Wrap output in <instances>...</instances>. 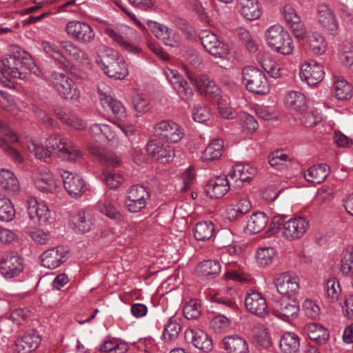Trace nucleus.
<instances>
[{
    "label": "nucleus",
    "mask_w": 353,
    "mask_h": 353,
    "mask_svg": "<svg viewBox=\"0 0 353 353\" xmlns=\"http://www.w3.org/2000/svg\"><path fill=\"white\" fill-rule=\"evenodd\" d=\"M57 117L63 123L73 128L75 130H84L86 127L85 122L74 113L65 112L61 109H54Z\"/></svg>",
    "instance_id": "nucleus-38"
},
{
    "label": "nucleus",
    "mask_w": 353,
    "mask_h": 353,
    "mask_svg": "<svg viewBox=\"0 0 353 353\" xmlns=\"http://www.w3.org/2000/svg\"><path fill=\"white\" fill-rule=\"evenodd\" d=\"M268 222V218L264 212L254 213L248 221L247 230L252 234L260 232L265 228Z\"/></svg>",
    "instance_id": "nucleus-47"
},
{
    "label": "nucleus",
    "mask_w": 353,
    "mask_h": 353,
    "mask_svg": "<svg viewBox=\"0 0 353 353\" xmlns=\"http://www.w3.org/2000/svg\"><path fill=\"white\" fill-rule=\"evenodd\" d=\"M0 133L4 134L12 143H19L21 146L26 145L27 150L38 159H46L51 155L50 150L46 146L39 145L28 135L17 136L9 128L6 123L0 120Z\"/></svg>",
    "instance_id": "nucleus-4"
},
{
    "label": "nucleus",
    "mask_w": 353,
    "mask_h": 353,
    "mask_svg": "<svg viewBox=\"0 0 353 353\" xmlns=\"http://www.w3.org/2000/svg\"><path fill=\"white\" fill-rule=\"evenodd\" d=\"M154 133L168 142L174 143L179 142L184 134L181 126L172 120H163L157 123Z\"/></svg>",
    "instance_id": "nucleus-14"
},
{
    "label": "nucleus",
    "mask_w": 353,
    "mask_h": 353,
    "mask_svg": "<svg viewBox=\"0 0 353 353\" xmlns=\"http://www.w3.org/2000/svg\"><path fill=\"white\" fill-rule=\"evenodd\" d=\"M307 44L310 50L316 55H322L327 50V43L323 34L319 31H311L307 36Z\"/></svg>",
    "instance_id": "nucleus-34"
},
{
    "label": "nucleus",
    "mask_w": 353,
    "mask_h": 353,
    "mask_svg": "<svg viewBox=\"0 0 353 353\" xmlns=\"http://www.w3.org/2000/svg\"><path fill=\"white\" fill-rule=\"evenodd\" d=\"M221 345L226 353H250L246 340L236 334L223 337Z\"/></svg>",
    "instance_id": "nucleus-29"
},
{
    "label": "nucleus",
    "mask_w": 353,
    "mask_h": 353,
    "mask_svg": "<svg viewBox=\"0 0 353 353\" xmlns=\"http://www.w3.org/2000/svg\"><path fill=\"white\" fill-rule=\"evenodd\" d=\"M98 92L101 105L107 111H111L112 114L118 120L121 121L126 117V110L121 102L110 95V88L105 84H101L98 87Z\"/></svg>",
    "instance_id": "nucleus-12"
},
{
    "label": "nucleus",
    "mask_w": 353,
    "mask_h": 353,
    "mask_svg": "<svg viewBox=\"0 0 353 353\" xmlns=\"http://www.w3.org/2000/svg\"><path fill=\"white\" fill-rule=\"evenodd\" d=\"M214 230V225L212 221L199 222L194 226V236L197 241H205L213 236Z\"/></svg>",
    "instance_id": "nucleus-46"
},
{
    "label": "nucleus",
    "mask_w": 353,
    "mask_h": 353,
    "mask_svg": "<svg viewBox=\"0 0 353 353\" xmlns=\"http://www.w3.org/2000/svg\"><path fill=\"white\" fill-rule=\"evenodd\" d=\"M149 155L162 162H169L174 157V152L170 145H164L160 141L152 140L148 142L146 147Z\"/></svg>",
    "instance_id": "nucleus-27"
},
{
    "label": "nucleus",
    "mask_w": 353,
    "mask_h": 353,
    "mask_svg": "<svg viewBox=\"0 0 353 353\" xmlns=\"http://www.w3.org/2000/svg\"><path fill=\"white\" fill-rule=\"evenodd\" d=\"M70 225L79 233H85L91 230L93 225L92 217L84 210H78L71 214Z\"/></svg>",
    "instance_id": "nucleus-28"
},
{
    "label": "nucleus",
    "mask_w": 353,
    "mask_h": 353,
    "mask_svg": "<svg viewBox=\"0 0 353 353\" xmlns=\"http://www.w3.org/2000/svg\"><path fill=\"white\" fill-rule=\"evenodd\" d=\"M341 270L344 275L353 272V248L346 249L343 252Z\"/></svg>",
    "instance_id": "nucleus-60"
},
{
    "label": "nucleus",
    "mask_w": 353,
    "mask_h": 353,
    "mask_svg": "<svg viewBox=\"0 0 353 353\" xmlns=\"http://www.w3.org/2000/svg\"><path fill=\"white\" fill-rule=\"evenodd\" d=\"M276 251L273 248H261L256 253L257 263L262 267H266L272 263Z\"/></svg>",
    "instance_id": "nucleus-56"
},
{
    "label": "nucleus",
    "mask_w": 353,
    "mask_h": 353,
    "mask_svg": "<svg viewBox=\"0 0 353 353\" xmlns=\"http://www.w3.org/2000/svg\"><path fill=\"white\" fill-rule=\"evenodd\" d=\"M104 181L110 189H116L119 188L123 181L122 175L110 171H105L103 172Z\"/></svg>",
    "instance_id": "nucleus-64"
},
{
    "label": "nucleus",
    "mask_w": 353,
    "mask_h": 353,
    "mask_svg": "<svg viewBox=\"0 0 353 353\" xmlns=\"http://www.w3.org/2000/svg\"><path fill=\"white\" fill-rule=\"evenodd\" d=\"M164 73L181 100L185 102L190 101L193 96V91L182 76L176 70L169 68L165 69Z\"/></svg>",
    "instance_id": "nucleus-15"
},
{
    "label": "nucleus",
    "mask_w": 353,
    "mask_h": 353,
    "mask_svg": "<svg viewBox=\"0 0 353 353\" xmlns=\"http://www.w3.org/2000/svg\"><path fill=\"white\" fill-rule=\"evenodd\" d=\"M299 303L294 299H283L274 304L273 314L283 320L295 317L299 312Z\"/></svg>",
    "instance_id": "nucleus-25"
},
{
    "label": "nucleus",
    "mask_w": 353,
    "mask_h": 353,
    "mask_svg": "<svg viewBox=\"0 0 353 353\" xmlns=\"http://www.w3.org/2000/svg\"><path fill=\"white\" fill-rule=\"evenodd\" d=\"M128 32L137 34L136 30L124 24L104 28V33L122 49L134 55L140 54L142 52L141 48L125 40L122 36V34Z\"/></svg>",
    "instance_id": "nucleus-8"
},
{
    "label": "nucleus",
    "mask_w": 353,
    "mask_h": 353,
    "mask_svg": "<svg viewBox=\"0 0 353 353\" xmlns=\"http://www.w3.org/2000/svg\"><path fill=\"white\" fill-rule=\"evenodd\" d=\"M60 174L63 179V185L71 196H81L85 185L83 178L66 170H62Z\"/></svg>",
    "instance_id": "nucleus-24"
},
{
    "label": "nucleus",
    "mask_w": 353,
    "mask_h": 353,
    "mask_svg": "<svg viewBox=\"0 0 353 353\" xmlns=\"http://www.w3.org/2000/svg\"><path fill=\"white\" fill-rule=\"evenodd\" d=\"M299 74L303 81L310 85H314L323 79L325 72L322 65L310 61L302 64Z\"/></svg>",
    "instance_id": "nucleus-22"
},
{
    "label": "nucleus",
    "mask_w": 353,
    "mask_h": 353,
    "mask_svg": "<svg viewBox=\"0 0 353 353\" xmlns=\"http://www.w3.org/2000/svg\"><path fill=\"white\" fill-rule=\"evenodd\" d=\"M330 167L325 163H321L308 168L304 173L305 179L314 184L322 183L329 175Z\"/></svg>",
    "instance_id": "nucleus-35"
},
{
    "label": "nucleus",
    "mask_w": 353,
    "mask_h": 353,
    "mask_svg": "<svg viewBox=\"0 0 353 353\" xmlns=\"http://www.w3.org/2000/svg\"><path fill=\"white\" fill-rule=\"evenodd\" d=\"M246 309L252 314L264 318L268 314V308L265 299L262 294L256 290H250L245 299Z\"/></svg>",
    "instance_id": "nucleus-21"
},
{
    "label": "nucleus",
    "mask_w": 353,
    "mask_h": 353,
    "mask_svg": "<svg viewBox=\"0 0 353 353\" xmlns=\"http://www.w3.org/2000/svg\"><path fill=\"white\" fill-rule=\"evenodd\" d=\"M252 332L256 342L263 348H268L271 345V338L264 325L256 324Z\"/></svg>",
    "instance_id": "nucleus-52"
},
{
    "label": "nucleus",
    "mask_w": 353,
    "mask_h": 353,
    "mask_svg": "<svg viewBox=\"0 0 353 353\" xmlns=\"http://www.w3.org/2000/svg\"><path fill=\"white\" fill-rule=\"evenodd\" d=\"M289 157L287 154L281 152H272L268 158L269 163L276 170H283L287 165Z\"/></svg>",
    "instance_id": "nucleus-59"
},
{
    "label": "nucleus",
    "mask_w": 353,
    "mask_h": 353,
    "mask_svg": "<svg viewBox=\"0 0 353 353\" xmlns=\"http://www.w3.org/2000/svg\"><path fill=\"white\" fill-rule=\"evenodd\" d=\"M99 211L112 219L119 220L121 214L117 208L108 198L100 200L97 203Z\"/></svg>",
    "instance_id": "nucleus-54"
},
{
    "label": "nucleus",
    "mask_w": 353,
    "mask_h": 353,
    "mask_svg": "<svg viewBox=\"0 0 353 353\" xmlns=\"http://www.w3.org/2000/svg\"><path fill=\"white\" fill-rule=\"evenodd\" d=\"M191 83L201 93L210 97H216L219 94L220 90L216 83L206 76L195 78L188 74Z\"/></svg>",
    "instance_id": "nucleus-33"
},
{
    "label": "nucleus",
    "mask_w": 353,
    "mask_h": 353,
    "mask_svg": "<svg viewBox=\"0 0 353 353\" xmlns=\"http://www.w3.org/2000/svg\"><path fill=\"white\" fill-rule=\"evenodd\" d=\"M132 106L138 113H145L149 110V99L145 94H137L132 98Z\"/></svg>",
    "instance_id": "nucleus-62"
},
{
    "label": "nucleus",
    "mask_w": 353,
    "mask_h": 353,
    "mask_svg": "<svg viewBox=\"0 0 353 353\" xmlns=\"http://www.w3.org/2000/svg\"><path fill=\"white\" fill-rule=\"evenodd\" d=\"M181 330L179 323L174 318H170L165 325L163 338L166 343L172 342L177 339Z\"/></svg>",
    "instance_id": "nucleus-51"
},
{
    "label": "nucleus",
    "mask_w": 353,
    "mask_h": 353,
    "mask_svg": "<svg viewBox=\"0 0 353 353\" xmlns=\"http://www.w3.org/2000/svg\"><path fill=\"white\" fill-rule=\"evenodd\" d=\"M0 148L5 154L9 157L14 163L21 164L23 162L24 158L21 153L0 137Z\"/></svg>",
    "instance_id": "nucleus-57"
},
{
    "label": "nucleus",
    "mask_w": 353,
    "mask_h": 353,
    "mask_svg": "<svg viewBox=\"0 0 353 353\" xmlns=\"http://www.w3.org/2000/svg\"><path fill=\"white\" fill-rule=\"evenodd\" d=\"M352 86L345 79L341 77H334L332 91L335 97L339 100H347L352 97Z\"/></svg>",
    "instance_id": "nucleus-42"
},
{
    "label": "nucleus",
    "mask_w": 353,
    "mask_h": 353,
    "mask_svg": "<svg viewBox=\"0 0 353 353\" xmlns=\"http://www.w3.org/2000/svg\"><path fill=\"white\" fill-rule=\"evenodd\" d=\"M46 145L50 153L56 151L57 155L65 161L75 162L81 157V152L70 139L58 134L50 136L46 141Z\"/></svg>",
    "instance_id": "nucleus-5"
},
{
    "label": "nucleus",
    "mask_w": 353,
    "mask_h": 353,
    "mask_svg": "<svg viewBox=\"0 0 353 353\" xmlns=\"http://www.w3.org/2000/svg\"><path fill=\"white\" fill-rule=\"evenodd\" d=\"M300 124L305 128H312L323 119L321 113L316 109L303 110L296 115Z\"/></svg>",
    "instance_id": "nucleus-40"
},
{
    "label": "nucleus",
    "mask_w": 353,
    "mask_h": 353,
    "mask_svg": "<svg viewBox=\"0 0 353 353\" xmlns=\"http://www.w3.org/2000/svg\"><path fill=\"white\" fill-rule=\"evenodd\" d=\"M65 30L68 36L77 42L88 45L96 38V33L88 23L79 20H72L65 25Z\"/></svg>",
    "instance_id": "nucleus-9"
},
{
    "label": "nucleus",
    "mask_w": 353,
    "mask_h": 353,
    "mask_svg": "<svg viewBox=\"0 0 353 353\" xmlns=\"http://www.w3.org/2000/svg\"><path fill=\"white\" fill-rule=\"evenodd\" d=\"M51 85L63 99L77 101L80 97V91L74 81L63 72H53L50 78Z\"/></svg>",
    "instance_id": "nucleus-7"
},
{
    "label": "nucleus",
    "mask_w": 353,
    "mask_h": 353,
    "mask_svg": "<svg viewBox=\"0 0 353 353\" xmlns=\"http://www.w3.org/2000/svg\"><path fill=\"white\" fill-rule=\"evenodd\" d=\"M279 346L283 353H296L300 346L299 338L294 332H285L280 339Z\"/></svg>",
    "instance_id": "nucleus-44"
},
{
    "label": "nucleus",
    "mask_w": 353,
    "mask_h": 353,
    "mask_svg": "<svg viewBox=\"0 0 353 353\" xmlns=\"http://www.w3.org/2000/svg\"><path fill=\"white\" fill-rule=\"evenodd\" d=\"M265 39L268 46L276 52L288 55L294 50L290 35L279 24L271 26L266 30Z\"/></svg>",
    "instance_id": "nucleus-3"
},
{
    "label": "nucleus",
    "mask_w": 353,
    "mask_h": 353,
    "mask_svg": "<svg viewBox=\"0 0 353 353\" xmlns=\"http://www.w3.org/2000/svg\"><path fill=\"white\" fill-rule=\"evenodd\" d=\"M339 59L342 64L346 67L353 65V45L344 42L339 49Z\"/></svg>",
    "instance_id": "nucleus-58"
},
{
    "label": "nucleus",
    "mask_w": 353,
    "mask_h": 353,
    "mask_svg": "<svg viewBox=\"0 0 353 353\" xmlns=\"http://www.w3.org/2000/svg\"><path fill=\"white\" fill-rule=\"evenodd\" d=\"M11 54L0 60V80L11 81L13 79H26L32 59L23 50L17 46H11Z\"/></svg>",
    "instance_id": "nucleus-1"
},
{
    "label": "nucleus",
    "mask_w": 353,
    "mask_h": 353,
    "mask_svg": "<svg viewBox=\"0 0 353 353\" xmlns=\"http://www.w3.org/2000/svg\"><path fill=\"white\" fill-rule=\"evenodd\" d=\"M147 23L153 34L157 39L161 40L165 45L171 47H176L179 45L180 37L174 30L151 20H148Z\"/></svg>",
    "instance_id": "nucleus-18"
},
{
    "label": "nucleus",
    "mask_w": 353,
    "mask_h": 353,
    "mask_svg": "<svg viewBox=\"0 0 353 353\" xmlns=\"http://www.w3.org/2000/svg\"><path fill=\"white\" fill-rule=\"evenodd\" d=\"M97 63L110 77L123 79L128 74L127 63L117 51L103 46L97 51Z\"/></svg>",
    "instance_id": "nucleus-2"
},
{
    "label": "nucleus",
    "mask_w": 353,
    "mask_h": 353,
    "mask_svg": "<svg viewBox=\"0 0 353 353\" xmlns=\"http://www.w3.org/2000/svg\"><path fill=\"white\" fill-rule=\"evenodd\" d=\"M99 350L106 353H125L128 350V344L114 338L109 339L100 345Z\"/></svg>",
    "instance_id": "nucleus-48"
},
{
    "label": "nucleus",
    "mask_w": 353,
    "mask_h": 353,
    "mask_svg": "<svg viewBox=\"0 0 353 353\" xmlns=\"http://www.w3.org/2000/svg\"><path fill=\"white\" fill-rule=\"evenodd\" d=\"M324 292L327 302L334 303L341 299L342 290L339 280L331 278L324 284Z\"/></svg>",
    "instance_id": "nucleus-41"
},
{
    "label": "nucleus",
    "mask_w": 353,
    "mask_h": 353,
    "mask_svg": "<svg viewBox=\"0 0 353 353\" xmlns=\"http://www.w3.org/2000/svg\"><path fill=\"white\" fill-rule=\"evenodd\" d=\"M183 314L188 319H196L201 314V306L195 301L191 300L183 307Z\"/></svg>",
    "instance_id": "nucleus-63"
},
{
    "label": "nucleus",
    "mask_w": 353,
    "mask_h": 353,
    "mask_svg": "<svg viewBox=\"0 0 353 353\" xmlns=\"http://www.w3.org/2000/svg\"><path fill=\"white\" fill-rule=\"evenodd\" d=\"M228 177L229 176H220L210 179L205 186L208 195L214 199L223 196L230 188Z\"/></svg>",
    "instance_id": "nucleus-31"
},
{
    "label": "nucleus",
    "mask_w": 353,
    "mask_h": 353,
    "mask_svg": "<svg viewBox=\"0 0 353 353\" xmlns=\"http://www.w3.org/2000/svg\"><path fill=\"white\" fill-rule=\"evenodd\" d=\"M34 185L38 190L46 193H54L61 188L60 183L47 171L41 172L34 176Z\"/></svg>",
    "instance_id": "nucleus-30"
},
{
    "label": "nucleus",
    "mask_w": 353,
    "mask_h": 353,
    "mask_svg": "<svg viewBox=\"0 0 353 353\" xmlns=\"http://www.w3.org/2000/svg\"><path fill=\"white\" fill-rule=\"evenodd\" d=\"M285 107L296 115L307 108V99L304 94L299 91L288 92L283 99Z\"/></svg>",
    "instance_id": "nucleus-32"
},
{
    "label": "nucleus",
    "mask_w": 353,
    "mask_h": 353,
    "mask_svg": "<svg viewBox=\"0 0 353 353\" xmlns=\"http://www.w3.org/2000/svg\"><path fill=\"white\" fill-rule=\"evenodd\" d=\"M251 208L250 201L247 198H242L236 202L229 213L232 217H234L248 212Z\"/></svg>",
    "instance_id": "nucleus-61"
},
{
    "label": "nucleus",
    "mask_w": 353,
    "mask_h": 353,
    "mask_svg": "<svg viewBox=\"0 0 353 353\" xmlns=\"http://www.w3.org/2000/svg\"><path fill=\"white\" fill-rule=\"evenodd\" d=\"M317 22L328 34H338L339 24L333 10L326 4H320L317 8Z\"/></svg>",
    "instance_id": "nucleus-16"
},
{
    "label": "nucleus",
    "mask_w": 353,
    "mask_h": 353,
    "mask_svg": "<svg viewBox=\"0 0 353 353\" xmlns=\"http://www.w3.org/2000/svg\"><path fill=\"white\" fill-rule=\"evenodd\" d=\"M239 123L243 131L253 133L259 126L254 117L245 112H241L237 115Z\"/></svg>",
    "instance_id": "nucleus-53"
},
{
    "label": "nucleus",
    "mask_w": 353,
    "mask_h": 353,
    "mask_svg": "<svg viewBox=\"0 0 353 353\" xmlns=\"http://www.w3.org/2000/svg\"><path fill=\"white\" fill-rule=\"evenodd\" d=\"M15 216V209L10 199L0 195V221H10Z\"/></svg>",
    "instance_id": "nucleus-50"
},
{
    "label": "nucleus",
    "mask_w": 353,
    "mask_h": 353,
    "mask_svg": "<svg viewBox=\"0 0 353 353\" xmlns=\"http://www.w3.org/2000/svg\"><path fill=\"white\" fill-rule=\"evenodd\" d=\"M304 332L318 344L325 343L330 336L327 329L317 323H309L304 326Z\"/></svg>",
    "instance_id": "nucleus-37"
},
{
    "label": "nucleus",
    "mask_w": 353,
    "mask_h": 353,
    "mask_svg": "<svg viewBox=\"0 0 353 353\" xmlns=\"http://www.w3.org/2000/svg\"><path fill=\"white\" fill-rule=\"evenodd\" d=\"M27 203L29 217L34 223L44 225L49 222L52 212L44 201H39L35 197H30Z\"/></svg>",
    "instance_id": "nucleus-17"
},
{
    "label": "nucleus",
    "mask_w": 353,
    "mask_h": 353,
    "mask_svg": "<svg viewBox=\"0 0 353 353\" xmlns=\"http://www.w3.org/2000/svg\"><path fill=\"white\" fill-rule=\"evenodd\" d=\"M200 40L204 49L214 57L223 58L229 53L228 46L209 30H205L200 33Z\"/></svg>",
    "instance_id": "nucleus-13"
},
{
    "label": "nucleus",
    "mask_w": 353,
    "mask_h": 353,
    "mask_svg": "<svg viewBox=\"0 0 353 353\" xmlns=\"http://www.w3.org/2000/svg\"><path fill=\"white\" fill-rule=\"evenodd\" d=\"M150 194L143 185H132L127 191L125 198V207L131 213L139 212L145 208Z\"/></svg>",
    "instance_id": "nucleus-10"
},
{
    "label": "nucleus",
    "mask_w": 353,
    "mask_h": 353,
    "mask_svg": "<svg viewBox=\"0 0 353 353\" xmlns=\"http://www.w3.org/2000/svg\"><path fill=\"white\" fill-rule=\"evenodd\" d=\"M230 103V99L227 96H222L217 101L219 112L221 117L225 119H232L236 115L235 110Z\"/></svg>",
    "instance_id": "nucleus-55"
},
{
    "label": "nucleus",
    "mask_w": 353,
    "mask_h": 353,
    "mask_svg": "<svg viewBox=\"0 0 353 353\" xmlns=\"http://www.w3.org/2000/svg\"><path fill=\"white\" fill-rule=\"evenodd\" d=\"M310 228L309 221L302 216H295L285 221L281 227L284 239L292 241L301 239Z\"/></svg>",
    "instance_id": "nucleus-11"
},
{
    "label": "nucleus",
    "mask_w": 353,
    "mask_h": 353,
    "mask_svg": "<svg viewBox=\"0 0 353 353\" xmlns=\"http://www.w3.org/2000/svg\"><path fill=\"white\" fill-rule=\"evenodd\" d=\"M185 341L192 343L196 348L208 353L213 349L211 338L204 331L199 328L188 327L184 334Z\"/></svg>",
    "instance_id": "nucleus-20"
},
{
    "label": "nucleus",
    "mask_w": 353,
    "mask_h": 353,
    "mask_svg": "<svg viewBox=\"0 0 353 353\" xmlns=\"http://www.w3.org/2000/svg\"><path fill=\"white\" fill-rule=\"evenodd\" d=\"M299 279L296 276L282 273L276 276L274 283L281 294L293 296L299 290Z\"/></svg>",
    "instance_id": "nucleus-23"
},
{
    "label": "nucleus",
    "mask_w": 353,
    "mask_h": 353,
    "mask_svg": "<svg viewBox=\"0 0 353 353\" xmlns=\"http://www.w3.org/2000/svg\"><path fill=\"white\" fill-rule=\"evenodd\" d=\"M68 251L63 247H55L43 252L41 255L43 266L54 269L65 261Z\"/></svg>",
    "instance_id": "nucleus-26"
},
{
    "label": "nucleus",
    "mask_w": 353,
    "mask_h": 353,
    "mask_svg": "<svg viewBox=\"0 0 353 353\" xmlns=\"http://www.w3.org/2000/svg\"><path fill=\"white\" fill-rule=\"evenodd\" d=\"M241 14L248 20H255L261 14L256 0H238Z\"/></svg>",
    "instance_id": "nucleus-43"
},
{
    "label": "nucleus",
    "mask_w": 353,
    "mask_h": 353,
    "mask_svg": "<svg viewBox=\"0 0 353 353\" xmlns=\"http://www.w3.org/2000/svg\"><path fill=\"white\" fill-rule=\"evenodd\" d=\"M256 174V169L248 163L236 164L233 170L230 171L228 176L234 179L235 182L249 181Z\"/></svg>",
    "instance_id": "nucleus-36"
},
{
    "label": "nucleus",
    "mask_w": 353,
    "mask_h": 353,
    "mask_svg": "<svg viewBox=\"0 0 353 353\" xmlns=\"http://www.w3.org/2000/svg\"><path fill=\"white\" fill-rule=\"evenodd\" d=\"M223 141L221 139L212 140L204 150L201 159L208 162L219 159L222 155Z\"/></svg>",
    "instance_id": "nucleus-45"
},
{
    "label": "nucleus",
    "mask_w": 353,
    "mask_h": 353,
    "mask_svg": "<svg viewBox=\"0 0 353 353\" xmlns=\"http://www.w3.org/2000/svg\"><path fill=\"white\" fill-rule=\"evenodd\" d=\"M23 259L17 254H6L1 262L0 272L3 276L11 279L17 276L23 270Z\"/></svg>",
    "instance_id": "nucleus-19"
},
{
    "label": "nucleus",
    "mask_w": 353,
    "mask_h": 353,
    "mask_svg": "<svg viewBox=\"0 0 353 353\" xmlns=\"http://www.w3.org/2000/svg\"><path fill=\"white\" fill-rule=\"evenodd\" d=\"M221 265L216 260H205L198 266V272L203 276H214L221 272Z\"/></svg>",
    "instance_id": "nucleus-49"
},
{
    "label": "nucleus",
    "mask_w": 353,
    "mask_h": 353,
    "mask_svg": "<svg viewBox=\"0 0 353 353\" xmlns=\"http://www.w3.org/2000/svg\"><path fill=\"white\" fill-rule=\"evenodd\" d=\"M0 188L8 193H15L19 190V183L14 174L10 170H0Z\"/></svg>",
    "instance_id": "nucleus-39"
},
{
    "label": "nucleus",
    "mask_w": 353,
    "mask_h": 353,
    "mask_svg": "<svg viewBox=\"0 0 353 353\" xmlns=\"http://www.w3.org/2000/svg\"><path fill=\"white\" fill-rule=\"evenodd\" d=\"M242 82L250 92L266 94L270 91V85L265 74L253 66H247L243 69Z\"/></svg>",
    "instance_id": "nucleus-6"
}]
</instances>
